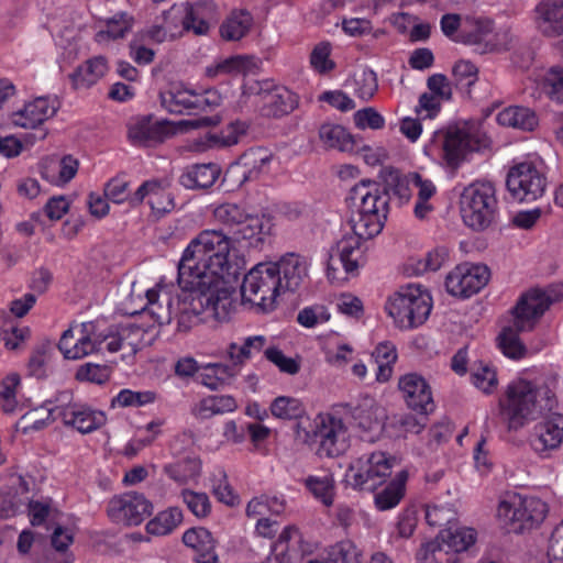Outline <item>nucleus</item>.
<instances>
[{
    "mask_svg": "<svg viewBox=\"0 0 563 563\" xmlns=\"http://www.w3.org/2000/svg\"><path fill=\"white\" fill-rule=\"evenodd\" d=\"M232 240L221 230H203L184 250L178 263V285L190 289L180 308L185 317L206 313L219 322L234 310L233 284L241 267L231 255Z\"/></svg>",
    "mask_w": 563,
    "mask_h": 563,
    "instance_id": "f257e3e1",
    "label": "nucleus"
},
{
    "mask_svg": "<svg viewBox=\"0 0 563 563\" xmlns=\"http://www.w3.org/2000/svg\"><path fill=\"white\" fill-rule=\"evenodd\" d=\"M558 383L559 374L552 371L536 379L520 376L510 380L499 400L500 412L508 426L518 429L551 412L558 405Z\"/></svg>",
    "mask_w": 563,
    "mask_h": 563,
    "instance_id": "f03ea898",
    "label": "nucleus"
},
{
    "mask_svg": "<svg viewBox=\"0 0 563 563\" xmlns=\"http://www.w3.org/2000/svg\"><path fill=\"white\" fill-rule=\"evenodd\" d=\"M142 334L137 325H125L117 333H104L99 321L82 322L63 333L58 349L68 360H79L103 349L115 353L130 347V351L135 352L139 344L133 339Z\"/></svg>",
    "mask_w": 563,
    "mask_h": 563,
    "instance_id": "7ed1b4c3",
    "label": "nucleus"
},
{
    "mask_svg": "<svg viewBox=\"0 0 563 563\" xmlns=\"http://www.w3.org/2000/svg\"><path fill=\"white\" fill-rule=\"evenodd\" d=\"M488 145V137L476 121H461L434 131L423 152L449 168H457L468 153Z\"/></svg>",
    "mask_w": 563,
    "mask_h": 563,
    "instance_id": "20e7f679",
    "label": "nucleus"
},
{
    "mask_svg": "<svg viewBox=\"0 0 563 563\" xmlns=\"http://www.w3.org/2000/svg\"><path fill=\"white\" fill-rule=\"evenodd\" d=\"M563 294L556 289H531L525 294L514 309V323L504 328L498 336V346L503 354L512 360L525 357L527 349L519 339V333L530 331L537 321L559 301Z\"/></svg>",
    "mask_w": 563,
    "mask_h": 563,
    "instance_id": "39448f33",
    "label": "nucleus"
},
{
    "mask_svg": "<svg viewBox=\"0 0 563 563\" xmlns=\"http://www.w3.org/2000/svg\"><path fill=\"white\" fill-rule=\"evenodd\" d=\"M347 199L352 208V232L365 238L379 234L387 219L388 192L375 181L362 180L351 188Z\"/></svg>",
    "mask_w": 563,
    "mask_h": 563,
    "instance_id": "423d86ee",
    "label": "nucleus"
},
{
    "mask_svg": "<svg viewBox=\"0 0 563 563\" xmlns=\"http://www.w3.org/2000/svg\"><path fill=\"white\" fill-rule=\"evenodd\" d=\"M432 309L429 291L420 285L409 284L388 296L385 311L399 329H413L426 322Z\"/></svg>",
    "mask_w": 563,
    "mask_h": 563,
    "instance_id": "0eeeda50",
    "label": "nucleus"
},
{
    "mask_svg": "<svg viewBox=\"0 0 563 563\" xmlns=\"http://www.w3.org/2000/svg\"><path fill=\"white\" fill-rule=\"evenodd\" d=\"M460 211L464 223L476 231L488 228L496 219L498 200L490 181H474L460 196Z\"/></svg>",
    "mask_w": 563,
    "mask_h": 563,
    "instance_id": "6e6552de",
    "label": "nucleus"
},
{
    "mask_svg": "<svg viewBox=\"0 0 563 563\" xmlns=\"http://www.w3.org/2000/svg\"><path fill=\"white\" fill-rule=\"evenodd\" d=\"M276 272L274 262L258 263L251 268L241 286L243 301L262 312L274 310L282 291V277L277 276Z\"/></svg>",
    "mask_w": 563,
    "mask_h": 563,
    "instance_id": "1a4fd4ad",
    "label": "nucleus"
},
{
    "mask_svg": "<svg viewBox=\"0 0 563 563\" xmlns=\"http://www.w3.org/2000/svg\"><path fill=\"white\" fill-rule=\"evenodd\" d=\"M251 95L255 96L258 113L264 118H283L299 104V98L294 91L272 80L245 82L242 86V96Z\"/></svg>",
    "mask_w": 563,
    "mask_h": 563,
    "instance_id": "9d476101",
    "label": "nucleus"
},
{
    "mask_svg": "<svg viewBox=\"0 0 563 563\" xmlns=\"http://www.w3.org/2000/svg\"><path fill=\"white\" fill-rule=\"evenodd\" d=\"M396 459L386 452L363 454L347 467L344 481L356 489L373 490L391 474Z\"/></svg>",
    "mask_w": 563,
    "mask_h": 563,
    "instance_id": "9b49d317",
    "label": "nucleus"
},
{
    "mask_svg": "<svg viewBox=\"0 0 563 563\" xmlns=\"http://www.w3.org/2000/svg\"><path fill=\"white\" fill-rule=\"evenodd\" d=\"M548 512L547 504L534 496L512 495L498 505L499 520L514 532L541 523Z\"/></svg>",
    "mask_w": 563,
    "mask_h": 563,
    "instance_id": "f8f14e48",
    "label": "nucleus"
},
{
    "mask_svg": "<svg viewBox=\"0 0 563 563\" xmlns=\"http://www.w3.org/2000/svg\"><path fill=\"white\" fill-rule=\"evenodd\" d=\"M547 184L542 164L536 161L516 163L510 167L506 179L507 189L521 202H532L542 197Z\"/></svg>",
    "mask_w": 563,
    "mask_h": 563,
    "instance_id": "ddd939ff",
    "label": "nucleus"
},
{
    "mask_svg": "<svg viewBox=\"0 0 563 563\" xmlns=\"http://www.w3.org/2000/svg\"><path fill=\"white\" fill-rule=\"evenodd\" d=\"M190 292V289L181 288V294L177 296V305L174 306V299L166 286L157 285L155 288H151L146 291V305L143 311L148 313L153 320L159 324L170 323L174 317L178 318V327L188 329L195 319L200 317L202 313L188 314L185 317L180 305L183 303L184 297ZM206 317L207 314L203 313Z\"/></svg>",
    "mask_w": 563,
    "mask_h": 563,
    "instance_id": "4468645a",
    "label": "nucleus"
},
{
    "mask_svg": "<svg viewBox=\"0 0 563 563\" xmlns=\"http://www.w3.org/2000/svg\"><path fill=\"white\" fill-rule=\"evenodd\" d=\"M211 7H213L212 2L207 1L173 4L164 12L163 23L174 38L181 36L185 31L206 35L210 29L206 11Z\"/></svg>",
    "mask_w": 563,
    "mask_h": 563,
    "instance_id": "2eb2a0df",
    "label": "nucleus"
},
{
    "mask_svg": "<svg viewBox=\"0 0 563 563\" xmlns=\"http://www.w3.org/2000/svg\"><path fill=\"white\" fill-rule=\"evenodd\" d=\"M371 238L357 233L346 234L331 247L327 260V276L330 280L339 279L338 264H341L346 274H355L365 262L364 242Z\"/></svg>",
    "mask_w": 563,
    "mask_h": 563,
    "instance_id": "dca6fc26",
    "label": "nucleus"
},
{
    "mask_svg": "<svg viewBox=\"0 0 563 563\" xmlns=\"http://www.w3.org/2000/svg\"><path fill=\"white\" fill-rule=\"evenodd\" d=\"M320 456L336 457L350 448L351 434L342 418L332 413L319 415L316 424Z\"/></svg>",
    "mask_w": 563,
    "mask_h": 563,
    "instance_id": "f3484780",
    "label": "nucleus"
},
{
    "mask_svg": "<svg viewBox=\"0 0 563 563\" xmlns=\"http://www.w3.org/2000/svg\"><path fill=\"white\" fill-rule=\"evenodd\" d=\"M489 277L486 265L464 263L448 274L445 288L454 297L470 298L487 285Z\"/></svg>",
    "mask_w": 563,
    "mask_h": 563,
    "instance_id": "a211bd4d",
    "label": "nucleus"
},
{
    "mask_svg": "<svg viewBox=\"0 0 563 563\" xmlns=\"http://www.w3.org/2000/svg\"><path fill=\"white\" fill-rule=\"evenodd\" d=\"M563 442V415L552 412L534 424L529 437L531 450L540 459H550Z\"/></svg>",
    "mask_w": 563,
    "mask_h": 563,
    "instance_id": "6ab92c4d",
    "label": "nucleus"
},
{
    "mask_svg": "<svg viewBox=\"0 0 563 563\" xmlns=\"http://www.w3.org/2000/svg\"><path fill=\"white\" fill-rule=\"evenodd\" d=\"M152 508L143 494L130 492L111 498L107 511L113 522L136 526L151 515Z\"/></svg>",
    "mask_w": 563,
    "mask_h": 563,
    "instance_id": "aec40b11",
    "label": "nucleus"
},
{
    "mask_svg": "<svg viewBox=\"0 0 563 563\" xmlns=\"http://www.w3.org/2000/svg\"><path fill=\"white\" fill-rule=\"evenodd\" d=\"M178 126L167 120L143 117L129 125L128 136L133 145L152 147L174 135Z\"/></svg>",
    "mask_w": 563,
    "mask_h": 563,
    "instance_id": "412c9836",
    "label": "nucleus"
},
{
    "mask_svg": "<svg viewBox=\"0 0 563 563\" xmlns=\"http://www.w3.org/2000/svg\"><path fill=\"white\" fill-rule=\"evenodd\" d=\"M456 42L474 46L475 51L481 54L499 48L497 34L493 33V22L488 19L470 15L464 18L463 29L456 37Z\"/></svg>",
    "mask_w": 563,
    "mask_h": 563,
    "instance_id": "4be33fe9",
    "label": "nucleus"
},
{
    "mask_svg": "<svg viewBox=\"0 0 563 563\" xmlns=\"http://www.w3.org/2000/svg\"><path fill=\"white\" fill-rule=\"evenodd\" d=\"M274 154L266 147H252L245 151L230 167V173L240 178V183L258 179L271 170Z\"/></svg>",
    "mask_w": 563,
    "mask_h": 563,
    "instance_id": "5701e85b",
    "label": "nucleus"
},
{
    "mask_svg": "<svg viewBox=\"0 0 563 563\" xmlns=\"http://www.w3.org/2000/svg\"><path fill=\"white\" fill-rule=\"evenodd\" d=\"M59 108L56 97H38L26 102L22 109L11 114L13 125L23 129H35L53 118Z\"/></svg>",
    "mask_w": 563,
    "mask_h": 563,
    "instance_id": "b1692460",
    "label": "nucleus"
},
{
    "mask_svg": "<svg viewBox=\"0 0 563 563\" xmlns=\"http://www.w3.org/2000/svg\"><path fill=\"white\" fill-rule=\"evenodd\" d=\"M398 387L412 410L429 413L434 409L431 388L422 376L416 373L406 374L400 377Z\"/></svg>",
    "mask_w": 563,
    "mask_h": 563,
    "instance_id": "393cba45",
    "label": "nucleus"
},
{
    "mask_svg": "<svg viewBox=\"0 0 563 563\" xmlns=\"http://www.w3.org/2000/svg\"><path fill=\"white\" fill-rule=\"evenodd\" d=\"M353 419L366 441H375L384 430L386 412L373 399H364L353 410Z\"/></svg>",
    "mask_w": 563,
    "mask_h": 563,
    "instance_id": "a878e982",
    "label": "nucleus"
},
{
    "mask_svg": "<svg viewBox=\"0 0 563 563\" xmlns=\"http://www.w3.org/2000/svg\"><path fill=\"white\" fill-rule=\"evenodd\" d=\"M147 202L152 211L157 216H164L174 208V200L162 181L147 180L143 183L131 198V206L143 201Z\"/></svg>",
    "mask_w": 563,
    "mask_h": 563,
    "instance_id": "bb28decb",
    "label": "nucleus"
},
{
    "mask_svg": "<svg viewBox=\"0 0 563 563\" xmlns=\"http://www.w3.org/2000/svg\"><path fill=\"white\" fill-rule=\"evenodd\" d=\"M534 22L545 36L563 34V0H541L534 8Z\"/></svg>",
    "mask_w": 563,
    "mask_h": 563,
    "instance_id": "cd10ccee",
    "label": "nucleus"
},
{
    "mask_svg": "<svg viewBox=\"0 0 563 563\" xmlns=\"http://www.w3.org/2000/svg\"><path fill=\"white\" fill-rule=\"evenodd\" d=\"M276 275L282 277V290H296L308 276L310 262L307 257L289 253L275 262Z\"/></svg>",
    "mask_w": 563,
    "mask_h": 563,
    "instance_id": "c85d7f7f",
    "label": "nucleus"
},
{
    "mask_svg": "<svg viewBox=\"0 0 563 563\" xmlns=\"http://www.w3.org/2000/svg\"><path fill=\"white\" fill-rule=\"evenodd\" d=\"M196 92L181 82H172L159 92L163 109L172 114H185L195 111Z\"/></svg>",
    "mask_w": 563,
    "mask_h": 563,
    "instance_id": "c756f323",
    "label": "nucleus"
},
{
    "mask_svg": "<svg viewBox=\"0 0 563 563\" xmlns=\"http://www.w3.org/2000/svg\"><path fill=\"white\" fill-rule=\"evenodd\" d=\"M267 346V338L262 334L238 336L230 342L225 354L233 366H243L247 361L264 352Z\"/></svg>",
    "mask_w": 563,
    "mask_h": 563,
    "instance_id": "7c9ffc66",
    "label": "nucleus"
},
{
    "mask_svg": "<svg viewBox=\"0 0 563 563\" xmlns=\"http://www.w3.org/2000/svg\"><path fill=\"white\" fill-rule=\"evenodd\" d=\"M271 219L265 214H249L247 219L241 221L233 234L232 241H245L251 247H258L263 244L265 236L271 232Z\"/></svg>",
    "mask_w": 563,
    "mask_h": 563,
    "instance_id": "2f4dec72",
    "label": "nucleus"
},
{
    "mask_svg": "<svg viewBox=\"0 0 563 563\" xmlns=\"http://www.w3.org/2000/svg\"><path fill=\"white\" fill-rule=\"evenodd\" d=\"M258 68L257 59L249 55H234L228 58L216 59L205 69L206 77L216 79L221 76H236L255 73Z\"/></svg>",
    "mask_w": 563,
    "mask_h": 563,
    "instance_id": "473e14b6",
    "label": "nucleus"
},
{
    "mask_svg": "<svg viewBox=\"0 0 563 563\" xmlns=\"http://www.w3.org/2000/svg\"><path fill=\"white\" fill-rule=\"evenodd\" d=\"M106 422L107 417L103 411L79 402L66 415V419L63 421L66 427H71L82 434L98 430Z\"/></svg>",
    "mask_w": 563,
    "mask_h": 563,
    "instance_id": "72a5a7b5",
    "label": "nucleus"
},
{
    "mask_svg": "<svg viewBox=\"0 0 563 563\" xmlns=\"http://www.w3.org/2000/svg\"><path fill=\"white\" fill-rule=\"evenodd\" d=\"M183 541L197 552V563H218L216 541L207 529H189L184 533Z\"/></svg>",
    "mask_w": 563,
    "mask_h": 563,
    "instance_id": "f704fd0d",
    "label": "nucleus"
},
{
    "mask_svg": "<svg viewBox=\"0 0 563 563\" xmlns=\"http://www.w3.org/2000/svg\"><path fill=\"white\" fill-rule=\"evenodd\" d=\"M78 170V161L70 155L60 159L51 158L42 165V176L51 184L62 186L69 183Z\"/></svg>",
    "mask_w": 563,
    "mask_h": 563,
    "instance_id": "c9c22d12",
    "label": "nucleus"
},
{
    "mask_svg": "<svg viewBox=\"0 0 563 563\" xmlns=\"http://www.w3.org/2000/svg\"><path fill=\"white\" fill-rule=\"evenodd\" d=\"M108 60L99 55L89 58L70 75L76 89L89 88L97 84L108 71Z\"/></svg>",
    "mask_w": 563,
    "mask_h": 563,
    "instance_id": "e433bc0d",
    "label": "nucleus"
},
{
    "mask_svg": "<svg viewBox=\"0 0 563 563\" xmlns=\"http://www.w3.org/2000/svg\"><path fill=\"white\" fill-rule=\"evenodd\" d=\"M220 176L217 164H196L186 169L179 178L180 184L188 189H207Z\"/></svg>",
    "mask_w": 563,
    "mask_h": 563,
    "instance_id": "4c0bfd02",
    "label": "nucleus"
},
{
    "mask_svg": "<svg viewBox=\"0 0 563 563\" xmlns=\"http://www.w3.org/2000/svg\"><path fill=\"white\" fill-rule=\"evenodd\" d=\"M497 122L503 126L533 131L538 125V117L529 108L512 106L503 109L496 117Z\"/></svg>",
    "mask_w": 563,
    "mask_h": 563,
    "instance_id": "58836bf2",
    "label": "nucleus"
},
{
    "mask_svg": "<svg viewBox=\"0 0 563 563\" xmlns=\"http://www.w3.org/2000/svg\"><path fill=\"white\" fill-rule=\"evenodd\" d=\"M407 479V471L398 472L395 478L382 492L375 495L376 507L383 511L396 507L405 495Z\"/></svg>",
    "mask_w": 563,
    "mask_h": 563,
    "instance_id": "ea45409f",
    "label": "nucleus"
},
{
    "mask_svg": "<svg viewBox=\"0 0 563 563\" xmlns=\"http://www.w3.org/2000/svg\"><path fill=\"white\" fill-rule=\"evenodd\" d=\"M434 540H440L444 549L460 555L476 541V531L473 528H456L442 530Z\"/></svg>",
    "mask_w": 563,
    "mask_h": 563,
    "instance_id": "a19ab883",
    "label": "nucleus"
},
{
    "mask_svg": "<svg viewBox=\"0 0 563 563\" xmlns=\"http://www.w3.org/2000/svg\"><path fill=\"white\" fill-rule=\"evenodd\" d=\"M164 473L178 485H187L197 481L201 473V463L198 459L187 457L175 463L166 464Z\"/></svg>",
    "mask_w": 563,
    "mask_h": 563,
    "instance_id": "79ce46f5",
    "label": "nucleus"
},
{
    "mask_svg": "<svg viewBox=\"0 0 563 563\" xmlns=\"http://www.w3.org/2000/svg\"><path fill=\"white\" fill-rule=\"evenodd\" d=\"M236 409V401L231 396H209L201 399L192 409L199 419H209L216 415L232 412Z\"/></svg>",
    "mask_w": 563,
    "mask_h": 563,
    "instance_id": "37998d69",
    "label": "nucleus"
},
{
    "mask_svg": "<svg viewBox=\"0 0 563 563\" xmlns=\"http://www.w3.org/2000/svg\"><path fill=\"white\" fill-rule=\"evenodd\" d=\"M133 19L126 13H117L108 19L104 25L96 33V41L106 44L110 41L124 37L132 29Z\"/></svg>",
    "mask_w": 563,
    "mask_h": 563,
    "instance_id": "c03bdc74",
    "label": "nucleus"
},
{
    "mask_svg": "<svg viewBox=\"0 0 563 563\" xmlns=\"http://www.w3.org/2000/svg\"><path fill=\"white\" fill-rule=\"evenodd\" d=\"M417 563H462L460 555L444 549L440 540L421 543L416 553Z\"/></svg>",
    "mask_w": 563,
    "mask_h": 563,
    "instance_id": "a18cd8bd",
    "label": "nucleus"
},
{
    "mask_svg": "<svg viewBox=\"0 0 563 563\" xmlns=\"http://www.w3.org/2000/svg\"><path fill=\"white\" fill-rule=\"evenodd\" d=\"M320 140L330 148L350 152L354 147L352 135L339 124L324 123L319 130Z\"/></svg>",
    "mask_w": 563,
    "mask_h": 563,
    "instance_id": "49530a36",
    "label": "nucleus"
},
{
    "mask_svg": "<svg viewBox=\"0 0 563 563\" xmlns=\"http://www.w3.org/2000/svg\"><path fill=\"white\" fill-rule=\"evenodd\" d=\"M252 23V15L247 11H234L222 23L221 36L227 41H239L247 34Z\"/></svg>",
    "mask_w": 563,
    "mask_h": 563,
    "instance_id": "de8ad7c7",
    "label": "nucleus"
},
{
    "mask_svg": "<svg viewBox=\"0 0 563 563\" xmlns=\"http://www.w3.org/2000/svg\"><path fill=\"white\" fill-rule=\"evenodd\" d=\"M183 521V511L178 507H170L159 512L146 525V530L153 536H166Z\"/></svg>",
    "mask_w": 563,
    "mask_h": 563,
    "instance_id": "09e8293b",
    "label": "nucleus"
},
{
    "mask_svg": "<svg viewBox=\"0 0 563 563\" xmlns=\"http://www.w3.org/2000/svg\"><path fill=\"white\" fill-rule=\"evenodd\" d=\"M156 400V394L152 390H132L121 389L112 399L111 408L143 407L153 404Z\"/></svg>",
    "mask_w": 563,
    "mask_h": 563,
    "instance_id": "8fccbe9b",
    "label": "nucleus"
},
{
    "mask_svg": "<svg viewBox=\"0 0 563 563\" xmlns=\"http://www.w3.org/2000/svg\"><path fill=\"white\" fill-rule=\"evenodd\" d=\"M213 218L232 235L241 221L247 219V213L240 206L227 202L214 208Z\"/></svg>",
    "mask_w": 563,
    "mask_h": 563,
    "instance_id": "3c124183",
    "label": "nucleus"
},
{
    "mask_svg": "<svg viewBox=\"0 0 563 563\" xmlns=\"http://www.w3.org/2000/svg\"><path fill=\"white\" fill-rule=\"evenodd\" d=\"M305 485L317 499L322 501L323 505H332L334 496V479L332 475H310L305 479Z\"/></svg>",
    "mask_w": 563,
    "mask_h": 563,
    "instance_id": "603ef678",
    "label": "nucleus"
},
{
    "mask_svg": "<svg viewBox=\"0 0 563 563\" xmlns=\"http://www.w3.org/2000/svg\"><path fill=\"white\" fill-rule=\"evenodd\" d=\"M362 551L351 540H342L328 549L331 563H362Z\"/></svg>",
    "mask_w": 563,
    "mask_h": 563,
    "instance_id": "864d4df0",
    "label": "nucleus"
},
{
    "mask_svg": "<svg viewBox=\"0 0 563 563\" xmlns=\"http://www.w3.org/2000/svg\"><path fill=\"white\" fill-rule=\"evenodd\" d=\"M78 402L74 401V395L69 390H63L55 394L44 404L47 410L48 419H60L64 421L66 415L70 412Z\"/></svg>",
    "mask_w": 563,
    "mask_h": 563,
    "instance_id": "5fc2aeb1",
    "label": "nucleus"
},
{
    "mask_svg": "<svg viewBox=\"0 0 563 563\" xmlns=\"http://www.w3.org/2000/svg\"><path fill=\"white\" fill-rule=\"evenodd\" d=\"M354 93L362 100L367 101L374 97L378 89L376 74L369 68H361L354 74Z\"/></svg>",
    "mask_w": 563,
    "mask_h": 563,
    "instance_id": "6e6d98bb",
    "label": "nucleus"
},
{
    "mask_svg": "<svg viewBox=\"0 0 563 563\" xmlns=\"http://www.w3.org/2000/svg\"><path fill=\"white\" fill-rule=\"evenodd\" d=\"M180 498L195 517L202 519L210 515L211 501L206 493L185 488L180 492Z\"/></svg>",
    "mask_w": 563,
    "mask_h": 563,
    "instance_id": "4d7b16f0",
    "label": "nucleus"
},
{
    "mask_svg": "<svg viewBox=\"0 0 563 563\" xmlns=\"http://www.w3.org/2000/svg\"><path fill=\"white\" fill-rule=\"evenodd\" d=\"M272 415L279 419H297L305 412L301 401L297 398L280 396L271 406Z\"/></svg>",
    "mask_w": 563,
    "mask_h": 563,
    "instance_id": "13d9d810",
    "label": "nucleus"
},
{
    "mask_svg": "<svg viewBox=\"0 0 563 563\" xmlns=\"http://www.w3.org/2000/svg\"><path fill=\"white\" fill-rule=\"evenodd\" d=\"M471 379L473 385L485 394L493 393L498 384L496 371L483 362L472 368Z\"/></svg>",
    "mask_w": 563,
    "mask_h": 563,
    "instance_id": "bf43d9fd",
    "label": "nucleus"
},
{
    "mask_svg": "<svg viewBox=\"0 0 563 563\" xmlns=\"http://www.w3.org/2000/svg\"><path fill=\"white\" fill-rule=\"evenodd\" d=\"M331 44L329 42L318 43L310 54V65L320 75L330 73L335 68V63L330 58Z\"/></svg>",
    "mask_w": 563,
    "mask_h": 563,
    "instance_id": "052dcab7",
    "label": "nucleus"
},
{
    "mask_svg": "<svg viewBox=\"0 0 563 563\" xmlns=\"http://www.w3.org/2000/svg\"><path fill=\"white\" fill-rule=\"evenodd\" d=\"M111 369L107 365L86 363L81 365L76 373V378L80 382L93 384H103L109 380Z\"/></svg>",
    "mask_w": 563,
    "mask_h": 563,
    "instance_id": "680f3d73",
    "label": "nucleus"
},
{
    "mask_svg": "<svg viewBox=\"0 0 563 563\" xmlns=\"http://www.w3.org/2000/svg\"><path fill=\"white\" fill-rule=\"evenodd\" d=\"M211 489L220 503L228 506H234L238 503V496L233 493L223 471H219L211 478Z\"/></svg>",
    "mask_w": 563,
    "mask_h": 563,
    "instance_id": "e2e57ef3",
    "label": "nucleus"
},
{
    "mask_svg": "<svg viewBox=\"0 0 563 563\" xmlns=\"http://www.w3.org/2000/svg\"><path fill=\"white\" fill-rule=\"evenodd\" d=\"M104 196L114 203L128 201L131 205L133 194L129 191V181L125 176H117L110 179L104 187Z\"/></svg>",
    "mask_w": 563,
    "mask_h": 563,
    "instance_id": "0e129e2a",
    "label": "nucleus"
},
{
    "mask_svg": "<svg viewBox=\"0 0 563 563\" xmlns=\"http://www.w3.org/2000/svg\"><path fill=\"white\" fill-rule=\"evenodd\" d=\"M246 124L244 122H233L228 124L220 132L212 135L213 142L223 147H229L239 143L242 135L246 132Z\"/></svg>",
    "mask_w": 563,
    "mask_h": 563,
    "instance_id": "69168bd1",
    "label": "nucleus"
},
{
    "mask_svg": "<svg viewBox=\"0 0 563 563\" xmlns=\"http://www.w3.org/2000/svg\"><path fill=\"white\" fill-rule=\"evenodd\" d=\"M453 77L461 88H470L478 79V68L470 60H459L453 66Z\"/></svg>",
    "mask_w": 563,
    "mask_h": 563,
    "instance_id": "338daca9",
    "label": "nucleus"
},
{
    "mask_svg": "<svg viewBox=\"0 0 563 563\" xmlns=\"http://www.w3.org/2000/svg\"><path fill=\"white\" fill-rule=\"evenodd\" d=\"M544 89L551 100L563 103V68L552 67L545 74Z\"/></svg>",
    "mask_w": 563,
    "mask_h": 563,
    "instance_id": "774afa93",
    "label": "nucleus"
}]
</instances>
